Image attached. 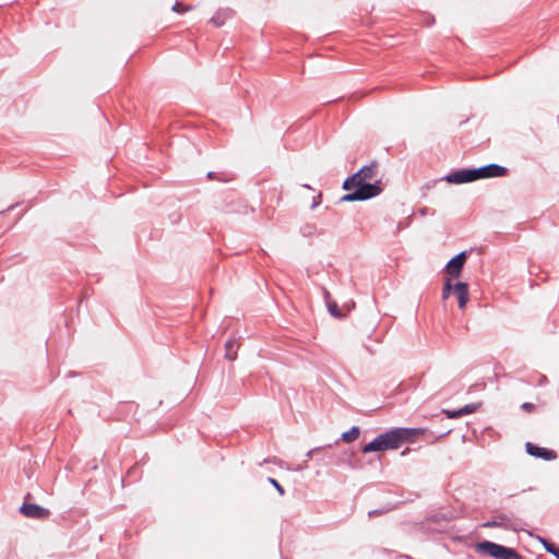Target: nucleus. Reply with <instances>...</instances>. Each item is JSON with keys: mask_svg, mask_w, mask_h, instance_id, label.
<instances>
[{"mask_svg": "<svg viewBox=\"0 0 559 559\" xmlns=\"http://www.w3.org/2000/svg\"><path fill=\"white\" fill-rule=\"evenodd\" d=\"M234 12L230 9H219L210 20V22L216 26L221 27L225 24L227 19L233 16Z\"/></svg>", "mask_w": 559, "mask_h": 559, "instance_id": "13", "label": "nucleus"}, {"mask_svg": "<svg viewBox=\"0 0 559 559\" xmlns=\"http://www.w3.org/2000/svg\"><path fill=\"white\" fill-rule=\"evenodd\" d=\"M454 295L457 298L460 309H464L469 301V287L466 282H456L454 284Z\"/></svg>", "mask_w": 559, "mask_h": 559, "instance_id": "11", "label": "nucleus"}, {"mask_svg": "<svg viewBox=\"0 0 559 559\" xmlns=\"http://www.w3.org/2000/svg\"><path fill=\"white\" fill-rule=\"evenodd\" d=\"M323 296H324L325 301L331 300L330 292L326 288H323Z\"/></svg>", "mask_w": 559, "mask_h": 559, "instance_id": "28", "label": "nucleus"}, {"mask_svg": "<svg viewBox=\"0 0 559 559\" xmlns=\"http://www.w3.org/2000/svg\"><path fill=\"white\" fill-rule=\"evenodd\" d=\"M369 187L367 193H369V198H374L382 192L380 180H376L374 182H361L355 174L348 176L342 185V188L346 191H354L355 189H359L360 187Z\"/></svg>", "mask_w": 559, "mask_h": 559, "instance_id": "4", "label": "nucleus"}, {"mask_svg": "<svg viewBox=\"0 0 559 559\" xmlns=\"http://www.w3.org/2000/svg\"><path fill=\"white\" fill-rule=\"evenodd\" d=\"M428 22H430L428 25L433 24V22H435V17L428 19Z\"/></svg>", "mask_w": 559, "mask_h": 559, "instance_id": "34", "label": "nucleus"}, {"mask_svg": "<svg viewBox=\"0 0 559 559\" xmlns=\"http://www.w3.org/2000/svg\"><path fill=\"white\" fill-rule=\"evenodd\" d=\"M428 22H430L428 25L433 24V22H435V17L428 19Z\"/></svg>", "mask_w": 559, "mask_h": 559, "instance_id": "33", "label": "nucleus"}, {"mask_svg": "<svg viewBox=\"0 0 559 559\" xmlns=\"http://www.w3.org/2000/svg\"><path fill=\"white\" fill-rule=\"evenodd\" d=\"M535 407H536V406H535V404L530 403V402H524V403L521 405V408H522L523 411H526V412H532V411H534V409H535Z\"/></svg>", "mask_w": 559, "mask_h": 559, "instance_id": "26", "label": "nucleus"}, {"mask_svg": "<svg viewBox=\"0 0 559 559\" xmlns=\"http://www.w3.org/2000/svg\"><path fill=\"white\" fill-rule=\"evenodd\" d=\"M31 497V493L25 496V501L20 507L19 511L22 515L28 519L45 520L50 515V511L37 503L27 502L26 499Z\"/></svg>", "mask_w": 559, "mask_h": 559, "instance_id": "6", "label": "nucleus"}, {"mask_svg": "<svg viewBox=\"0 0 559 559\" xmlns=\"http://www.w3.org/2000/svg\"><path fill=\"white\" fill-rule=\"evenodd\" d=\"M359 436H360V428L358 426H353L347 431H344L341 435V438L338 440H341L345 443H350V442L355 441L356 439H358Z\"/></svg>", "mask_w": 559, "mask_h": 559, "instance_id": "16", "label": "nucleus"}, {"mask_svg": "<svg viewBox=\"0 0 559 559\" xmlns=\"http://www.w3.org/2000/svg\"><path fill=\"white\" fill-rule=\"evenodd\" d=\"M321 202H322V193L319 192L317 195H314L312 198V203L310 205V209L314 210L316 207H318L321 204Z\"/></svg>", "mask_w": 559, "mask_h": 559, "instance_id": "24", "label": "nucleus"}, {"mask_svg": "<svg viewBox=\"0 0 559 559\" xmlns=\"http://www.w3.org/2000/svg\"><path fill=\"white\" fill-rule=\"evenodd\" d=\"M300 234L302 237L310 238L316 235H323V230H319L314 224H305L300 227Z\"/></svg>", "mask_w": 559, "mask_h": 559, "instance_id": "17", "label": "nucleus"}, {"mask_svg": "<svg viewBox=\"0 0 559 559\" xmlns=\"http://www.w3.org/2000/svg\"><path fill=\"white\" fill-rule=\"evenodd\" d=\"M326 308H328V311L329 313L333 317V318H336V319H342L344 318V314L342 313L336 301L334 300H326Z\"/></svg>", "mask_w": 559, "mask_h": 559, "instance_id": "20", "label": "nucleus"}, {"mask_svg": "<svg viewBox=\"0 0 559 559\" xmlns=\"http://www.w3.org/2000/svg\"><path fill=\"white\" fill-rule=\"evenodd\" d=\"M475 181L487 178H500L508 175L509 170L507 167L499 164H487L480 167H473Z\"/></svg>", "mask_w": 559, "mask_h": 559, "instance_id": "5", "label": "nucleus"}, {"mask_svg": "<svg viewBox=\"0 0 559 559\" xmlns=\"http://www.w3.org/2000/svg\"><path fill=\"white\" fill-rule=\"evenodd\" d=\"M546 382H547V378H546L545 376H542V377H540V379H539L538 384H539V385H543V384H544V383H546Z\"/></svg>", "mask_w": 559, "mask_h": 559, "instance_id": "29", "label": "nucleus"}, {"mask_svg": "<svg viewBox=\"0 0 559 559\" xmlns=\"http://www.w3.org/2000/svg\"><path fill=\"white\" fill-rule=\"evenodd\" d=\"M267 481L276 489V491L281 495H285L284 487L273 477H267Z\"/></svg>", "mask_w": 559, "mask_h": 559, "instance_id": "22", "label": "nucleus"}, {"mask_svg": "<svg viewBox=\"0 0 559 559\" xmlns=\"http://www.w3.org/2000/svg\"><path fill=\"white\" fill-rule=\"evenodd\" d=\"M382 513V510H379V509H374V510H371L368 512V516L371 518L373 515H378V514H381Z\"/></svg>", "mask_w": 559, "mask_h": 559, "instance_id": "27", "label": "nucleus"}, {"mask_svg": "<svg viewBox=\"0 0 559 559\" xmlns=\"http://www.w3.org/2000/svg\"><path fill=\"white\" fill-rule=\"evenodd\" d=\"M408 451H409V449H405V450H403V451L401 452V455H406Z\"/></svg>", "mask_w": 559, "mask_h": 559, "instance_id": "32", "label": "nucleus"}, {"mask_svg": "<svg viewBox=\"0 0 559 559\" xmlns=\"http://www.w3.org/2000/svg\"><path fill=\"white\" fill-rule=\"evenodd\" d=\"M206 178L209 180H217L221 182H229L234 179V177L228 173H215V171H209L206 174Z\"/></svg>", "mask_w": 559, "mask_h": 559, "instance_id": "19", "label": "nucleus"}, {"mask_svg": "<svg viewBox=\"0 0 559 559\" xmlns=\"http://www.w3.org/2000/svg\"><path fill=\"white\" fill-rule=\"evenodd\" d=\"M480 407V403H469L457 409H442V413L450 419H456L475 413Z\"/></svg>", "mask_w": 559, "mask_h": 559, "instance_id": "10", "label": "nucleus"}, {"mask_svg": "<svg viewBox=\"0 0 559 559\" xmlns=\"http://www.w3.org/2000/svg\"><path fill=\"white\" fill-rule=\"evenodd\" d=\"M370 188L365 186L359 189H355L354 191H348L346 194L340 198V202H356V201H367L370 200L369 193L367 191Z\"/></svg>", "mask_w": 559, "mask_h": 559, "instance_id": "12", "label": "nucleus"}, {"mask_svg": "<svg viewBox=\"0 0 559 559\" xmlns=\"http://www.w3.org/2000/svg\"><path fill=\"white\" fill-rule=\"evenodd\" d=\"M475 550L493 559H524L514 548L497 544L491 540H481L475 544Z\"/></svg>", "mask_w": 559, "mask_h": 559, "instance_id": "2", "label": "nucleus"}, {"mask_svg": "<svg viewBox=\"0 0 559 559\" xmlns=\"http://www.w3.org/2000/svg\"><path fill=\"white\" fill-rule=\"evenodd\" d=\"M468 252L466 250L452 257L444 266V271L453 278L461 276Z\"/></svg>", "mask_w": 559, "mask_h": 559, "instance_id": "8", "label": "nucleus"}, {"mask_svg": "<svg viewBox=\"0 0 559 559\" xmlns=\"http://www.w3.org/2000/svg\"><path fill=\"white\" fill-rule=\"evenodd\" d=\"M437 519H438V515H432V516L430 518V520H431V521H437Z\"/></svg>", "mask_w": 559, "mask_h": 559, "instance_id": "35", "label": "nucleus"}, {"mask_svg": "<svg viewBox=\"0 0 559 559\" xmlns=\"http://www.w3.org/2000/svg\"><path fill=\"white\" fill-rule=\"evenodd\" d=\"M483 527H499L507 531L520 532L522 531L521 520L513 513H498L491 520L483 524Z\"/></svg>", "mask_w": 559, "mask_h": 559, "instance_id": "3", "label": "nucleus"}, {"mask_svg": "<svg viewBox=\"0 0 559 559\" xmlns=\"http://www.w3.org/2000/svg\"><path fill=\"white\" fill-rule=\"evenodd\" d=\"M331 447H332V444H328V445H325V447H318V448L311 449V450H309V451L306 453V459H307V460H310V459L313 456V454H314L316 452L321 451L323 448H331Z\"/></svg>", "mask_w": 559, "mask_h": 559, "instance_id": "25", "label": "nucleus"}, {"mask_svg": "<svg viewBox=\"0 0 559 559\" xmlns=\"http://www.w3.org/2000/svg\"><path fill=\"white\" fill-rule=\"evenodd\" d=\"M302 187L306 188V189L312 190V187L310 185H308V183L302 185Z\"/></svg>", "mask_w": 559, "mask_h": 559, "instance_id": "30", "label": "nucleus"}, {"mask_svg": "<svg viewBox=\"0 0 559 559\" xmlns=\"http://www.w3.org/2000/svg\"><path fill=\"white\" fill-rule=\"evenodd\" d=\"M377 163L376 162H372L370 163L369 165H365L362 166L360 169H358L356 173H355V176L361 181V182H368L367 180L368 179H372L374 174H373V168L376 167Z\"/></svg>", "mask_w": 559, "mask_h": 559, "instance_id": "14", "label": "nucleus"}, {"mask_svg": "<svg viewBox=\"0 0 559 559\" xmlns=\"http://www.w3.org/2000/svg\"><path fill=\"white\" fill-rule=\"evenodd\" d=\"M16 205H17V203H15V204H12V205H10V206H9V207H8V209H7L5 211H10V210H13V209H14V207H15Z\"/></svg>", "mask_w": 559, "mask_h": 559, "instance_id": "31", "label": "nucleus"}, {"mask_svg": "<svg viewBox=\"0 0 559 559\" xmlns=\"http://www.w3.org/2000/svg\"><path fill=\"white\" fill-rule=\"evenodd\" d=\"M454 294V284H452L451 280H445L442 288V299L445 300L449 298L451 294Z\"/></svg>", "mask_w": 559, "mask_h": 559, "instance_id": "21", "label": "nucleus"}, {"mask_svg": "<svg viewBox=\"0 0 559 559\" xmlns=\"http://www.w3.org/2000/svg\"><path fill=\"white\" fill-rule=\"evenodd\" d=\"M450 430L442 433V436L449 435Z\"/></svg>", "mask_w": 559, "mask_h": 559, "instance_id": "36", "label": "nucleus"}, {"mask_svg": "<svg viewBox=\"0 0 559 559\" xmlns=\"http://www.w3.org/2000/svg\"><path fill=\"white\" fill-rule=\"evenodd\" d=\"M448 183L451 185H462V183H468L474 182V170L473 168H459L451 170L449 174H447L443 178Z\"/></svg>", "mask_w": 559, "mask_h": 559, "instance_id": "7", "label": "nucleus"}, {"mask_svg": "<svg viewBox=\"0 0 559 559\" xmlns=\"http://www.w3.org/2000/svg\"><path fill=\"white\" fill-rule=\"evenodd\" d=\"M526 453L536 459H542L544 461H552L557 457L556 451L547 448L539 447L533 442L525 443Z\"/></svg>", "mask_w": 559, "mask_h": 559, "instance_id": "9", "label": "nucleus"}, {"mask_svg": "<svg viewBox=\"0 0 559 559\" xmlns=\"http://www.w3.org/2000/svg\"><path fill=\"white\" fill-rule=\"evenodd\" d=\"M171 10L176 13H183L191 10V7H185L181 2H175Z\"/></svg>", "mask_w": 559, "mask_h": 559, "instance_id": "23", "label": "nucleus"}, {"mask_svg": "<svg viewBox=\"0 0 559 559\" xmlns=\"http://www.w3.org/2000/svg\"><path fill=\"white\" fill-rule=\"evenodd\" d=\"M424 431L423 428L395 427L378 435L370 442L364 444L361 452L366 454L396 450L404 443L413 442Z\"/></svg>", "mask_w": 559, "mask_h": 559, "instance_id": "1", "label": "nucleus"}, {"mask_svg": "<svg viewBox=\"0 0 559 559\" xmlns=\"http://www.w3.org/2000/svg\"><path fill=\"white\" fill-rule=\"evenodd\" d=\"M537 539L543 544L547 552L554 555L557 559H559V547L557 545L542 536H537Z\"/></svg>", "mask_w": 559, "mask_h": 559, "instance_id": "18", "label": "nucleus"}, {"mask_svg": "<svg viewBox=\"0 0 559 559\" xmlns=\"http://www.w3.org/2000/svg\"><path fill=\"white\" fill-rule=\"evenodd\" d=\"M239 347L237 340H228L225 343V358L228 360H235L237 358V349Z\"/></svg>", "mask_w": 559, "mask_h": 559, "instance_id": "15", "label": "nucleus"}]
</instances>
